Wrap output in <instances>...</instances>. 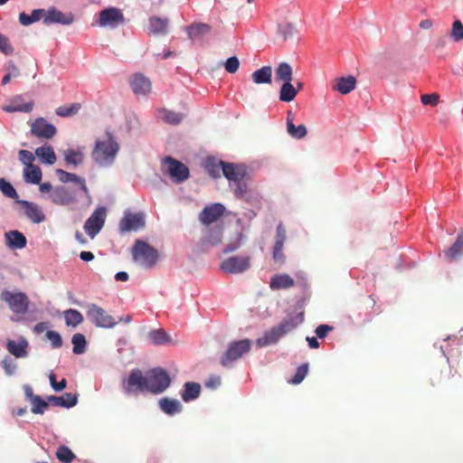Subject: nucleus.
<instances>
[{
    "label": "nucleus",
    "mask_w": 463,
    "mask_h": 463,
    "mask_svg": "<svg viewBox=\"0 0 463 463\" xmlns=\"http://www.w3.org/2000/svg\"><path fill=\"white\" fill-rule=\"evenodd\" d=\"M303 321V314L299 313L295 317H290L282 321L279 326L272 327L266 332L262 337L257 339L258 347H264L278 342V340L285 334L295 328Z\"/></svg>",
    "instance_id": "nucleus-4"
},
{
    "label": "nucleus",
    "mask_w": 463,
    "mask_h": 463,
    "mask_svg": "<svg viewBox=\"0 0 463 463\" xmlns=\"http://www.w3.org/2000/svg\"><path fill=\"white\" fill-rule=\"evenodd\" d=\"M160 409L168 415H174L176 412H180L183 409L182 404L179 401L169 398H162L159 401Z\"/></svg>",
    "instance_id": "nucleus-29"
},
{
    "label": "nucleus",
    "mask_w": 463,
    "mask_h": 463,
    "mask_svg": "<svg viewBox=\"0 0 463 463\" xmlns=\"http://www.w3.org/2000/svg\"><path fill=\"white\" fill-rule=\"evenodd\" d=\"M308 373V364H303L297 368L294 376L288 380L289 384H299Z\"/></svg>",
    "instance_id": "nucleus-43"
},
{
    "label": "nucleus",
    "mask_w": 463,
    "mask_h": 463,
    "mask_svg": "<svg viewBox=\"0 0 463 463\" xmlns=\"http://www.w3.org/2000/svg\"><path fill=\"white\" fill-rule=\"evenodd\" d=\"M224 204H210L200 214V221L206 225L216 222L224 213Z\"/></svg>",
    "instance_id": "nucleus-16"
},
{
    "label": "nucleus",
    "mask_w": 463,
    "mask_h": 463,
    "mask_svg": "<svg viewBox=\"0 0 463 463\" xmlns=\"http://www.w3.org/2000/svg\"><path fill=\"white\" fill-rule=\"evenodd\" d=\"M115 279L118 281H127L128 279V274L125 271H119L116 274Z\"/></svg>",
    "instance_id": "nucleus-64"
},
{
    "label": "nucleus",
    "mask_w": 463,
    "mask_h": 463,
    "mask_svg": "<svg viewBox=\"0 0 463 463\" xmlns=\"http://www.w3.org/2000/svg\"><path fill=\"white\" fill-rule=\"evenodd\" d=\"M0 365L7 376L14 375L18 367L17 363L8 355L4 357L0 362Z\"/></svg>",
    "instance_id": "nucleus-41"
},
{
    "label": "nucleus",
    "mask_w": 463,
    "mask_h": 463,
    "mask_svg": "<svg viewBox=\"0 0 463 463\" xmlns=\"http://www.w3.org/2000/svg\"><path fill=\"white\" fill-rule=\"evenodd\" d=\"M207 170L211 175L219 176L220 172L222 171L221 161H219L218 163H213V164L208 163Z\"/></svg>",
    "instance_id": "nucleus-59"
},
{
    "label": "nucleus",
    "mask_w": 463,
    "mask_h": 463,
    "mask_svg": "<svg viewBox=\"0 0 463 463\" xmlns=\"http://www.w3.org/2000/svg\"><path fill=\"white\" fill-rule=\"evenodd\" d=\"M272 69L270 66H263L251 74V78L256 84H270Z\"/></svg>",
    "instance_id": "nucleus-28"
},
{
    "label": "nucleus",
    "mask_w": 463,
    "mask_h": 463,
    "mask_svg": "<svg viewBox=\"0 0 463 463\" xmlns=\"http://www.w3.org/2000/svg\"><path fill=\"white\" fill-rule=\"evenodd\" d=\"M23 213L33 223L45 221V214L40 204H22Z\"/></svg>",
    "instance_id": "nucleus-20"
},
{
    "label": "nucleus",
    "mask_w": 463,
    "mask_h": 463,
    "mask_svg": "<svg viewBox=\"0 0 463 463\" xmlns=\"http://www.w3.org/2000/svg\"><path fill=\"white\" fill-rule=\"evenodd\" d=\"M146 225L145 214L143 213H125L119 222L118 231L120 233H126L131 231H137Z\"/></svg>",
    "instance_id": "nucleus-11"
},
{
    "label": "nucleus",
    "mask_w": 463,
    "mask_h": 463,
    "mask_svg": "<svg viewBox=\"0 0 463 463\" xmlns=\"http://www.w3.org/2000/svg\"><path fill=\"white\" fill-rule=\"evenodd\" d=\"M250 267V258L245 256H233L221 263V269L228 273H241Z\"/></svg>",
    "instance_id": "nucleus-12"
},
{
    "label": "nucleus",
    "mask_w": 463,
    "mask_h": 463,
    "mask_svg": "<svg viewBox=\"0 0 463 463\" xmlns=\"http://www.w3.org/2000/svg\"><path fill=\"white\" fill-rule=\"evenodd\" d=\"M49 402L53 405L63 408H71L78 402V398L72 393H65L62 396L51 395L47 397Z\"/></svg>",
    "instance_id": "nucleus-22"
},
{
    "label": "nucleus",
    "mask_w": 463,
    "mask_h": 463,
    "mask_svg": "<svg viewBox=\"0 0 463 463\" xmlns=\"http://www.w3.org/2000/svg\"><path fill=\"white\" fill-rule=\"evenodd\" d=\"M34 155L42 163L53 165L56 161V155L51 146H43L35 149Z\"/></svg>",
    "instance_id": "nucleus-27"
},
{
    "label": "nucleus",
    "mask_w": 463,
    "mask_h": 463,
    "mask_svg": "<svg viewBox=\"0 0 463 463\" xmlns=\"http://www.w3.org/2000/svg\"><path fill=\"white\" fill-rule=\"evenodd\" d=\"M133 260L145 269L156 266L159 253L156 249L142 240H137L132 247Z\"/></svg>",
    "instance_id": "nucleus-5"
},
{
    "label": "nucleus",
    "mask_w": 463,
    "mask_h": 463,
    "mask_svg": "<svg viewBox=\"0 0 463 463\" xmlns=\"http://www.w3.org/2000/svg\"><path fill=\"white\" fill-rule=\"evenodd\" d=\"M298 94V90L289 82H283L279 91V100L283 102L292 101Z\"/></svg>",
    "instance_id": "nucleus-35"
},
{
    "label": "nucleus",
    "mask_w": 463,
    "mask_h": 463,
    "mask_svg": "<svg viewBox=\"0 0 463 463\" xmlns=\"http://www.w3.org/2000/svg\"><path fill=\"white\" fill-rule=\"evenodd\" d=\"M201 393V385L197 383L187 382L184 384L181 397L184 402H188L195 400Z\"/></svg>",
    "instance_id": "nucleus-26"
},
{
    "label": "nucleus",
    "mask_w": 463,
    "mask_h": 463,
    "mask_svg": "<svg viewBox=\"0 0 463 463\" xmlns=\"http://www.w3.org/2000/svg\"><path fill=\"white\" fill-rule=\"evenodd\" d=\"M212 27L208 24L194 23L186 27V33L190 38H194L209 33Z\"/></svg>",
    "instance_id": "nucleus-33"
},
{
    "label": "nucleus",
    "mask_w": 463,
    "mask_h": 463,
    "mask_svg": "<svg viewBox=\"0 0 463 463\" xmlns=\"http://www.w3.org/2000/svg\"><path fill=\"white\" fill-rule=\"evenodd\" d=\"M64 155V160L67 165H72L73 166H78L82 164L84 156L82 152L80 150H74V149H66L63 152Z\"/></svg>",
    "instance_id": "nucleus-36"
},
{
    "label": "nucleus",
    "mask_w": 463,
    "mask_h": 463,
    "mask_svg": "<svg viewBox=\"0 0 463 463\" xmlns=\"http://www.w3.org/2000/svg\"><path fill=\"white\" fill-rule=\"evenodd\" d=\"M45 10L44 9H35L32 12V14L29 15L25 13H21L19 14V22L23 25H29L34 22H37L43 18L44 19Z\"/></svg>",
    "instance_id": "nucleus-34"
},
{
    "label": "nucleus",
    "mask_w": 463,
    "mask_h": 463,
    "mask_svg": "<svg viewBox=\"0 0 463 463\" xmlns=\"http://www.w3.org/2000/svg\"><path fill=\"white\" fill-rule=\"evenodd\" d=\"M161 171L176 184L187 180L190 175L189 168L184 163L171 156L164 158L162 161Z\"/></svg>",
    "instance_id": "nucleus-7"
},
{
    "label": "nucleus",
    "mask_w": 463,
    "mask_h": 463,
    "mask_svg": "<svg viewBox=\"0 0 463 463\" xmlns=\"http://www.w3.org/2000/svg\"><path fill=\"white\" fill-rule=\"evenodd\" d=\"M278 33L283 41H288L295 36L296 29L291 24L284 23L279 25Z\"/></svg>",
    "instance_id": "nucleus-45"
},
{
    "label": "nucleus",
    "mask_w": 463,
    "mask_h": 463,
    "mask_svg": "<svg viewBox=\"0 0 463 463\" xmlns=\"http://www.w3.org/2000/svg\"><path fill=\"white\" fill-rule=\"evenodd\" d=\"M29 343L24 337H20L18 341L7 340L5 348L9 354L15 358H24L28 355Z\"/></svg>",
    "instance_id": "nucleus-17"
},
{
    "label": "nucleus",
    "mask_w": 463,
    "mask_h": 463,
    "mask_svg": "<svg viewBox=\"0 0 463 463\" xmlns=\"http://www.w3.org/2000/svg\"><path fill=\"white\" fill-rule=\"evenodd\" d=\"M64 318L67 326L73 327L79 326L83 322L82 314L76 309H68L64 311Z\"/></svg>",
    "instance_id": "nucleus-38"
},
{
    "label": "nucleus",
    "mask_w": 463,
    "mask_h": 463,
    "mask_svg": "<svg viewBox=\"0 0 463 463\" xmlns=\"http://www.w3.org/2000/svg\"><path fill=\"white\" fill-rule=\"evenodd\" d=\"M48 327V325L47 323H44V322H40L38 324L35 325L34 326V332L37 333V334H41L43 333L44 330H46Z\"/></svg>",
    "instance_id": "nucleus-62"
},
{
    "label": "nucleus",
    "mask_w": 463,
    "mask_h": 463,
    "mask_svg": "<svg viewBox=\"0 0 463 463\" xmlns=\"http://www.w3.org/2000/svg\"><path fill=\"white\" fill-rule=\"evenodd\" d=\"M222 229H213L210 231L209 236L205 238V241L213 246H215L222 241Z\"/></svg>",
    "instance_id": "nucleus-51"
},
{
    "label": "nucleus",
    "mask_w": 463,
    "mask_h": 463,
    "mask_svg": "<svg viewBox=\"0 0 463 463\" xmlns=\"http://www.w3.org/2000/svg\"><path fill=\"white\" fill-rule=\"evenodd\" d=\"M149 337L155 345H164L170 342V336L163 329L151 331L149 333Z\"/></svg>",
    "instance_id": "nucleus-40"
},
{
    "label": "nucleus",
    "mask_w": 463,
    "mask_h": 463,
    "mask_svg": "<svg viewBox=\"0 0 463 463\" xmlns=\"http://www.w3.org/2000/svg\"><path fill=\"white\" fill-rule=\"evenodd\" d=\"M0 191L2 194L11 199H14L15 203H29L25 200H18V194L11 183L5 178H0Z\"/></svg>",
    "instance_id": "nucleus-37"
},
{
    "label": "nucleus",
    "mask_w": 463,
    "mask_h": 463,
    "mask_svg": "<svg viewBox=\"0 0 463 463\" xmlns=\"http://www.w3.org/2000/svg\"><path fill=\"white\" fill-rule=\"evenodd\" d=\"M170 383L171 378L165 370L154 368L145 374L140 369L131 370L122 385L127 394H137L145 392L158 394L165 391Z\"/></svg>",
    "instance_id": "nucleus-1"
},
{
    "label": "nucleus",
    "mask_w": 463,
    "mask_h": 463,
    "mask_svg": "<svg viewBox=\"0 0 463 463\" xmlns=\"http://www.w3.org/2000/svg\"><path fill=\"white\" fill-rule=\"evenodd\" d=\"M80 258L83 261H90L94 259V255L90 251H81L80 254Z\"/></svg>",
    "instance_id": "nucleus-61"
},
{
    "label": "nucleus",
    "mask_w": 463,
    "mask_h": 463,
    "mask_svg": "<svg viewBox=\"0 0 463 463\" xmlns=\"http://www.w3.org/2000/svg\"><path fill=\"white\" fill-rule=\"evenodd\" d=\"M449 35L454 42L463 41V24L459 20L453 22Z\"/></svg>",
    "instance_id": "nucleus-48"
},
{
    "label": "nucleus",
    "mask_w": 463,
    "mask_h": 463,
    "mask_svg": "<svg viewBox=\"0 0 463 463\" xmlns=\"http://www.w3.org/2000/svg\"><path fill=\"white\" fill-rule=\"evenodd\" d=\"M0 51L6 55L11 54L14 51L8 37L2 33H0Z\"/></svg>",
    "instance_id": "nucleus-58"
},
{
    "label": "nucleus",
    "mask_w": 463,
    "mask_h": 463,
    "mask_svg": "<svg viewBox=\"0 0 463 463\" xmlns=\"http://www.w3.org/2000/svg\"><path fill=\"white\" fill-rule=\"evenodd\" d=\"M118 148L117 141L114 140L111 134H108L106 139L96 141L91 156L99 165L109 166L114 163Z\"/></svg>",
    "instance_id": "nucleus-3"
},
{
    "label": "nucleus",
    "mask_w": 463,
    "mask_h": 463,
    "mask_svg": "<svg viewBox=\"0 0 463 463\" xmlns=\"http://www.w3.org/2000/svg\"><path fill=\"white\" fill-rule=\"evenodd\" d=\"M56 457L63 463H71L75 458L74 453L66 446H61L58 448Z\"/></svg>",
    "instance_id": "nucleus-44"
},
{
    "label": "nucleus",
    "mask_w": 463,
    "mask_h": 463,
    "mask_svg": "<svg viewBox=\"0 0 463 463\" xmlns=\"http://www.w3.org/2000/svg\"><path fill=\"white\" fill-rule=\"evenodd\" d=\"M5 245L12 250H22L25 248L26 237L19 231L14 230L5 233Z\"/></svg>",
    "instance_id": "nucleus-18"
},
{
    "label": "nucleus",
    "mask_w": 463,
    "mask_h": 463,
    "mask_svg": "<svg viewBox=\"0 0 463 463\" xmlns=\"http://www.w3.org/2000/svg\"><path fill=\"white\" fill-rule=\"evenodd\" d=\"M168 19L152 16L149 18V29L154 34H165L167 33Z\"/></svg>",
    "instance_id": "nucleus-30"
},
{
    "label": "nucleus",
    "mask_w": 463,
    "mask_h": 463,
    "mask_svg": "<svg viewBox=\"0 0 463 463\" xmlns=\"http://www.w3.org/2000/svg\"><path fill=\"white\" fill-rule=\"evenodd\" d=\"M251 345L250 339L231 342L220 356V364L225 368L232 367L234 362L250 351Z\"/></svg>",
    "instance_id": "nucleus-6"
},
{
    "label": "nucleus",
    "mask_w": 463,
    "mask_h": 463,
    "mask_svg": "<svg viewBox=\"0 0 463 463\" xmlns=\"http://www.w3.org/2000/svg\"><path fill=\"white\" fill-rule=\"evenodd\" d=\"M162 118L166 123H169L172 125H177L183 120L184 115L182 113L175 112V111L164 110Z\"/></svg>",
    "instance_id": "nucleus-46"
},
{
    "label": "nucleus",
    "mask_w": 463,
    "mask_h": 463,
    "mask_svg": "<svg viewBox=\"0 0 463 463\" xmlns=\"http://www.w3.org/2000/svg\"><path fill=\"white\" fill-rule=\"evenodd\" d=\"M26 411H27V408L26 407H22V408H18V409H13L12 410V415L14 417L23 416Z\"/></svg>",
    "instance_id": "nucleus-63"
},
{
    "label": "nucleus",
    "mask_w": 463,
    "mask_h": 463,
    "mask_svg": "<svg viewBox=\"0 0 463 463\" xmlns=\"http://www.w3.org/2000/svg\"><path fill=\"white\" fill-rule=\"evenodd\" d=\"M56 175L59 178V180L62 183H75L80 185L82 192L85 194L88 193L85 179L80 177L79 175L71 173H68L62 169H57Z\"/></svg>",
    "instance_id": "nucleus-24"
},
{
    "label": "nucleus",
    "mask_w": 463,
    "mask_h": 463,
    "mask_svg": "<svg viewBox=\"0 0 463 463\" xmlns=\"http://www.w3.org/2000/svg\"><path fill=\"white\" fill-rule=\"evenodd\" d=\"M293 79V71L287 62H281L275 70V80L278 81L289 82Z\"/></svg>",
    "instance_id": "nucleus-31"
},
{
    "label": "nucleus",
    "mask_w": 463,
    "mask_h": 463,
    "mask_svg": "<svg viewBox=\"0 0 463 463\" xmlns=\"http://www.w3.org/2000/svg\"><path fill=\"white\" fill-rule=\"evenodd\" d=\"M34 106L33 100L23 103V97L21 95L15 96L9 104L3 107V109L6 112H31Z\"/></svg>",
    "instance_id": "nucleus-21"
},
{
    "label": "nucleus",
    "mask_w": 463,
    "mask_h": 463,
    "mask_svg": "<svg viewBox=\"0 0 463 463\" xmlns=\"http://www.w3.org/2000/svg\"><path fill=\"white\" fill-rule=\"evenodd\" d=\"M295 285L294 279L288 274H276L273 276L269 282V287L273 290L281 288H288Z\"/></svg>",
    "instance_id": "nucleus-23"
},
{
    "label": "nucleus",
    "mask_w": 463,
    "mask_h": 463,
    "mask_svg": "<svg viewBox=\"0 0 463 463\" xmlns=\"http://www.w3.org/2000/svg\"><path fill=\"white\" fill-rule=\"evenodd\" d=\"M80 107V103H72L70 106L64 105L57 108L55 112L60 117H70L77 114Z\"/></svg>",
    "instance_id": "nucleus-42"
},
{
    "label": "nucleus",
    "mask_w": 463,
    "mask_h": 463,
    "mask_svg": "<svg viewBox=\"0 0 463 463\" xmlns=\"http://www.w3.org/2000/svg\"><path fill=\"white\" fill-rule=\"evenodd\" d=\"M222 172L229 180L230 186L237 198L241 199L249 191L250 176L243 165L221 161Z\"/></svg>",
    "instance_id": "nucleus-2"
},
{
    "label": "nucleus",
    "mask_w": 463,
    "mask_h": 463,
    "mask_svg": "<svg viewBox=\"0 0 463 463\" xmlns=\"http://www.w3.org/2000/svg\"><path fill=\"white\" fill-rule=\"evenodd\" d=\"M283 245H274L272 250V259L279 267L286 261V255L283 252Z\"/></svg>",
    "instance_id": "nucleus-50"
},
{
    "label": "nucleus",
    "mask_w": 463,
    "mask_h": 463,
    "mask_svg": "<svg viewBox=\"0 0 463 463\" xmlns=\"http://www.w3.org/2000/svg\"><path fill=\"white\" fill-rule=\"evenodd\" d=\"M287 131L291 137L297 139L303 138L307 135V128L304 125L296 127L293 122H289Z\"/></svg>",
    "instance_id": "nucleus-47"
},
{
    "label": "nucleus",
    "mask_w": 463,
    "mask_h": 463,
    "mask_svg": "<svg viewBox=\"0 0 463 463\" xmlns=\"http://www.w3.org/2000/svg\"><path fill=\"white\" fill-rule=\"evenodd\" d=\"M49 379H50L51 386L55 392H61V391L64 390L67 386L66 379L63 378V379H61V381L57 382L56 376L52 373L49 375Z\"/></svg>",
    "instance_id": "nucleus-55"
},
{
    "label": "nucleus",
    "mask_w": 463,
    "mask_h": 463,
    "mask_svg": "<svg viewBox=\"0 0 463 463\" xmlns=\"http://www.w3.org/2000/svg\"><path fill=\"white\" fill-rule=\"evenodd\" d=\"M74 22V14L71 12L63 13L55 7H52L45 11L43 24L51 25L59 24L62 25H70Z\"/></svg>",
    "instance_id": "nucleus-14"
},
{
    "label": "nucleus",
    "mask_w": 463,
    "mask_h": 463,
    "mask_svg": "<svg viewBox=\"0 0 463 463\" xmlns=\"http://www.w3.org/2000/svg\"><path fill=\"white\" fill-rule=\"evenodd\" d=\"M46 337L51 341L53 348H60L62 345V339L58 332L49 330L46 333Z\"/></svg>",
    "instance_id": "nucleus-54"
},
{
    "label": "nucleus",
    "mask_w": 463,
    "mask_h": 463,
    "mask_svg": "<svg viewBox=\"0 0 463 463\" xmlns=\"http://www.w3.org/2000/svg\"><path fill=\"white\" fill-rule=\"evenodd\" d=\"M1 299L8 304L9 308L14 314L24 315L28 311L30 300L23 292L13 293L8 290H4L1 293Z\"/></svg>",
    "instance_id": "nucleus-8"
},
{
    "label": "nucleus",
    "mask_w": 463,
    "mask_h": 463,
    "mask_svg": "<svg viewBox=\"0 0 463 463\" xmlns=\"http://www.w3.org/2000/svg\"><path fill=\"white\" fill-rule=\"evenodd\" d=\"M124 15L121 11L116 7H109L102 10L99 14V24L100 26L116 27L123 24Z\"/></svg>",
    "instance_id": "nucleus-15"
},
{
    "label": "nucleus",
    "mask_w": 463,
    "mask_h": 463,
    "mask_svg": "<svg viewBox=\"0 0 463 463\" xmlns=\"http://www.w3.org/2000/svg\"><path fill=\"white\" fill-rule=\"evenodd\" d=\"M7 70H8V73H12V76L14 78L18 77L20 74L18 68L15 66V64L14 62H9Z\"/></svg>",
    "instance_id": "nucleus-60"
},
{
    "label": "nucleus",
    "mask_w": 463,
    "mask_h": 463,
    "mask_svg": "<svg viewBox=\"0 0 463 463\" xmlns=\"http://www.w3.org/2000/svg\"><path fill=\"white\" fill-rule=\"evenodd\" d=\"M31 133L38 138L51 139L56 135L57 128L45 118H37L31 125Z\"/></svg>",
    "instance_id": "nucleus-13"
},
{
    "label": "nucleus",
    "mask_w": 463,
    "mask_h": 463,
    "mask_svg": "<svg viewBox=\"0 0 463 463\" xmlns=\"http://www.w3.org/2000/svg\"><path fill=\"white\" fill-rule=\"evenodd\" d=\"M20 161L24 165V167L34 165L33 162L35 159L34 155L28 150H20L18 153Z\"/></svg>",
    "instance_id": "nucleus-53"
},
{
    "label": "nucleus",
    "mask_w": 463,
    "mask_h": 463,
    "mask_svg": "<svg viewBox=\"0 0 463 463\" xmlns=\"http://www.w3.org/2000/svg\"><path fill=\"white\" fill-rule=\"evenodd\" d=\"M225 70L229 73H235L240 66V61L236 56H232L227 59L225 64Z\"/></svg>",
    "instance_id": "nucleus-56"
},
{
    "label": "nucleus",
    "mask_w": 463,
    "mask_h": 463,
    "mask_svg": "<svg viewBox=\"0 0 463 463\" xmlns=\"http://www.w3.org/2000/svg\"><path fill=\"white\" fill-rule=\"evenodd\" d=\"M32 405V412L35 414H43L49 407V403L43 401L39 395L33 398Z\"/></svg>",
    "instance_id": "nucleus-49"
},
{
    "label": "nucleus",
    "mask_w": 463,
    "mask_h": 463,
    "mask_svg": "<svg viewBox=\"0 0 463 463\" xmlns=\"http://www.w3.org/2000/svg\"><path fill=\"white\" fill-rule=\"evenodd\" d=\"M420 100L424 105L437 106L439 100V96L437 93L423 94Z\"/></svg>",
    "instance_id": "nucleus-57"
},
{
    "label": "nucleus",
    "mask_w": 463,
    "mask_h": 463,
    "mask_svg": "<svg viewBox=\"0 0 463 463\" xmlns=\"http://www.w3.org/2000/svg\"><path fill=\"white\" fill-rule=\"evenodd\" d=\"M87 317L97 327L111 328L118 324L112 316L96 304L88 306Z\"/></svg>",
    "instance_id": "nucleus-9"
},
{
    "label": "nucleus",
    "mask_w": 463,
    "mask_h": 463,
    "mask_svg": "<svg viewBox=\"0 0 463 463\" xmlns=\"http://www.w3.org/2000/svg\"><path fill=\"white\" fill-rule=\"evenodd\" d=\"M132 90L137 95H146L151 90V82L148 78L142 74H135L131 80Z\"/></svg>",
    "instance_id": "nucleus-19"
},
{
    "label": "nucleus",
    "mask_w": 463,
    "mask_h": 463,
    "mask_svg": "<svg viewBox=\"0 0 463 463\" xmlns=\"http://www.w3.org/2000/svg\"><path fill=\"white\" fill-rule=\"evenodd\" d=\"M71 343L73 345V353L75 354H81L86 351L87 341L82 334L77 333L73 335Z\"/></svg>",
    "instance_id": "nucleus-39"
},
{
    "label": "nucleus",
    "mask_w": 463,
    "mask_h": 463,
    "mask_svg": "<svg viewBox=\"0 0 463 463\" xmlns=\"http://www.w3.org/2000/svg\"><path fill=\"white\" fill-rule=\"evenodd\" d=\"M287 239V231L282 222H279L276 229V236L274 245H283Z\"/></svg>",
    "instance_id": "nucleus-52"
},
{
    "label": "nucleus",
    "mask_w": 463,
    "mask_h": 463,
    "mask_svg": "<svg viewBox=\"0 0 463 463\" xmlns=\"http://www.w3.org/2000/svg\"><path fill=\"white\" fill-rule=\"evenodd\" d=\"M356 79L354 76L341 77L336 80L333 89L341 94H348L355 89Z\"/></svg>",
    "instance_id": "nucleus-25"
},
{
    "label": "nucleus",
    "mask_w": 463,
    "mask_h": 463,
    "mask_svg": "<svg viewBox=\"0 0 463 463\" xmlns=\"http://www.w3.org/2000/svg\"><path fill=\"white\" fill-rule=\"evenodd\" d=\"M24 177L26 183L33 184H40L42 180V171L37 165H29L24 168Z\"/></svg>",
    "instance_id": "nucleus-32"
},
{
    "label": "nucleus",
    "mask_w": 463,
    "mask_h": 463,
    "mask_svg": "<svg viewBox=\"0 0 463 463\" xmlns=\"http://www.w3.org/2000/svg\"><path fill=\"white\" fill-rule=\"evenodd\" d=\"M107 211L104 206L98 207L84 224L86 233L93 239L104 226Z\"/></svg>",
    "instance_id": "nucleus-10"
}]
</instances>
